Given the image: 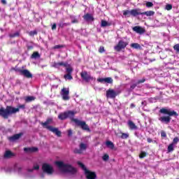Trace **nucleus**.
Returning <instances> with one entry per match:
<instances>
[{
    "instance_id": "obj_1",
    "label": "nucleus",
    "mask_w": 179,
    "mask_h": 179,
    "mask_svg": "<svg viewBox=\"0 0 179 179\" xmlns=\"http://www.w3.org/2000/svg\"><path fill=\"white\" fill-rule=\"evenodd\" d=\"M75 117V112L72 110H69L67 112L61 113L58 115L59 120H61L62 121L64 120H66V118H70L71 121L75 122L78 125V127H80L82 129H84V131H90V128H89V126L86 124V122L84 121H80L78 119L73 118Z\"/></svg>"
},
{
    "instance_id": "obj_2",
    "label": "nucleus",
    "mask_w": 179,
    "mask_h": 179,
    "mask_svg": "<svg viewBox=\"0 0 179 179\" xmlns=\"http://www.w3.org/2000/svg\"><path fill=\"white\" fill-rule=\"evenodd\" d=\"M56 166L58 167L59 171L63 174H69V176H74L77 173L75 167L70 164L64 162L57 161L55 162Z\"/></svg>"
},
{
    "instance_id": "obj_3",
    "label": "nucleus",
    "mask_w": 179,
    "mask_h": 179,
    "mask_svg": "<svg viewBox=\"0 0 179 179\" xmlns=\"http://www.w3.org/2000/svg\"><path fill=\"white\" fill-rule=\"evenodd\" d=\"M159 113H161V114H166L167 115H169L161 116L158 118L159 121L164 124H169L170 121H171V117H178V113H177V112L164 108H161L159 110Z\"/></svg>"
},
{
    "instance_id": "obj_4",
    "label": "nucleus",
    "mask_w": 179,
    "mask_h": 179,
    "mask_svg": "<svg viewBox=\"0 0 179 179\" xmlns=\"http://www.w3.org/2000/svg\"><path fill=\"white\" fill-rule=\"evenodd\" d=\"M25 107L24 105H19L17 108H14L12 106H7L6 108H0V115L3 118H8L9 115L12 114H16L20 111V108L24 109Z\"/></svg>"
},
{
    "instance_id": "obj_5",
    "label": "nucleus",
    "mask_w": 179,
    "mask_h": 179,
    "mask_svg": "<svg viewBox=\"0 0 179 179\" xmlns=\"http://www.w3.org/2000/svg\"><path fill=\"white\" fill-rule=\"evenodd\" d=\"M52 122V119L49 118L45 122H42L41 125H43L44 128H46V129H48L49 131H51V132H53V134H55V135H57V136H61V131H59L58 129L50 126V124H51Z\"/></svg>"
},
{
    "instance_id": "obj_6",
    "label": "nucleus",
    "mask_w": 179,
    "mask_h": 179,
    "mask_svg": "<svg viewBox=\"0 0 179 179\" xmlns=\"http://www.w3.org/2000/svg\"><path fill=\"white\" fill-rule=\"evenodd\" d=\"M78 166L81 167V169L84 171V173L85 174V177L87 179H96L97 178V175H96L95 172L91 171L89 169H86V166L80 162H78Z\"/></svg>"
},
{
    "instance_id": "obj_7",
    "label": "nucleus",
    "mask_w": 179,
    "mask_h": 179,
    "mask_svg": "<svg viewBox=\"0 0 179 179\" xmlns=\"http://www.w3.org/2000/svg\"><path fill=\"white\" fill-rule=\"evenodd\" d=\"M42 170L43 173L48 174V176H52L54 174V167L50 164L45 163L42 166Z\"/></svg>"
},
{
    "instance_id": "obj_8",
    "label": "nucleus",
    "mask_w": 179,
    "mask_h": 179,
    "mask_svg": "<svg viewBox=\"0 0 179 179\" xmlns=\"http://www.w3.org/2000/svg\"><path fill=\"white\" fill-rule=\"evenodd\" d=\"M80 76L83 80L87 83L90 82V80H96V78L89 74V73H87L86 71H82L80 73Z\"/></svg>"
},
{
    "instance_id": "obj_9",
    "label": "nucleus",
    "mask_w": 179,
    "mask_h": 179,
    "mask_svg": "<svg viewBox=\"0 0 179 179\" xmlns=\"http://www.w3.org/2000/svg\"><path fill=\"white\" fill-rule=\"evenodd\" d=\"M128 45V43L121 40L118 42L117 45L114 47L115 51H121V50H124L125 47Z\"/></svg>"
},
{
    "instance_id": "obj_10",
    "label": "nucleus",
    "mask_w": 179,
    "mask_h": 179,
    "mask_svg": "<svg viewBox=\"0 0 179 179\" xmlns=\"http://www.w3.org/2000/svg\"><path fill=\"white\" fill-rule=\"evenodd\" d=\"M61 96L62 99L65 101L69 100V89L68 88H63L61 91Z\"/></svg>"
},
{
    "instance_id": "obj_11",
    "label": "nucleus",
    "mask_w": 179,
    "mask_h": 179,
    "mask_svg": "<svg viewBox=\"0 0 179 179\" xmlns=\"http://www.w3.org/2000/svg\"><path fill=\"white\" fill-rule=\"evenodd\" d=\"M86 149H87V145L83 143L80 144V149L76 148L74 150V153H77L78 155H80L83 153V151H85Z\"/></svg>"
},
{
    "instance_id": "obj_12",
    "label": "nucleus",
    "mask_w": 179,
    "mask_h": 179,
    "mask_svg": "<svg viewBox=\"0 0 179 179\" xmlns=\"http://www.w3.org/2000/svg\"><path fill=\"white\" fill-rule=\"evenodd\" d=\"M117 94V92L114 91V90H108L106 92V97L108 99H115Z\"/></svg>"
},
{
    "instance_id": "obj_13",
    "label": "nucleus",
    "mask_w": 179,
    "mask_h": 179,
    "mask_svg": "<svg viewBox=\"0 0 179 179\" xmlns=\"http://www.w3.org/2000/svg\"><path fill=\"white\" fill-rule=\"evenodd\" d=\"M133 31H135L138 34H143L145 33V29L140 26H136L132 28Z\"/></svg>"
},
{
    "instance_id": "obj_14",
    "label": "nucleus",
    "mask_w": 179,
    "mask_h": 179,
    "mask_svg": "<svg viewBox=\"0 0 179 179\" xmlns=\"http://www.w3.org/2000/svg\"><path fill=\"white\" fill-rule=\"evenodd\" d=\"M97 82H99V83H113V78L110 77L105 78H98Z\"/></svg>"
},
{
    "instance_id": "obj_15",
    "label": "nucleus",
    "mask_w": 179,
    "mask_h": 179,
    "mask_svg": "<svg viewBox=\"0 0 179 179\" xmlns=\"http://www.w3.org/2000/svg\"><path fill=\"white\" fill-rule=\"evenodd\" d=\"M68 65V63H65L64 62H53L52 64V66L53 68H59L60 66H64L66 67Z\"/></svg>"
},
{
    "instance_id": "obj_16",
    "label": "nucleus",
    "mask_w": 179,
    "mask_h": 179,
    "mask_svg": "<svg viewBox=\"0 0 179 179\" xmlns=\"http://www.w3.org/2000/svg\"><path fill=\"white\" fill-rule=\"evenodd\" d=\"M21 75H23V76H25V78H33V75L27 69H23L22 71H21Z\"/></svg>"
},
{
    "instance_id": "obj_17",
    "label": "nucleus",
    "mask_w": 179,
    "mask_h": 179,
    "mask_svg": "<svg viewBox=\"0 0 179 179\" xmlns=\"http://www.w3.org/2000/svg\"><path fill=\"white\" fill-rule=\"evenodd\" d=\"M22 135H23L22 133L15 134L13 136L8 137V141H10V142H15V141H17V139H19Z\"/></svg>"
},
{
    "instance_id": "obj_18",
    "label": "nucleus",
    "mask_w": 179,
    "mask_h": 179,
    "mask_svg": "<svg viewBox=\"0 0 179 179\" xmlns=\"http://www.w3.org/2000/svg\"><path fill=\"white\" fill-rule=\"evenodd\" d=\"M127 124H128V127H129V129H131V130L138 129V127L131 120H129L127 122Z\"/></svg>"
},
{
    "instance_id": "obj_19",
    "label": "nucleus",
    "mask_w": 179,
    "mask_h": 179,
    "mask_svg": "<svg viewBox=\"0 0 179 179\" xmlns=\"http://www.w3.org/2000/svg\"><path fill=\"white\" fill-rule=\"evenodd\" d=\"M131 16H138L139 15H142V12H141L140 8L133 9L131 10Z\"/></svg>"
},
{
    "instance_id": "obj_20",
    "label": "nucleus",
    "mask_w": 179,
    "mask_h": 179,
    "mask_svg": "<svg viewBox=\"0 0 179 179\" xmlns=\"http://www.w3.org/2000/svg\"><path fill=\"white\" fill-rule=\"evenodd\" d=\"M37 150H38V149L37 148H24V151L26 152L27 153H31L33 152H37Z\"/></svg>"
},
{
    "instance_id": "obj_21",
    "label": "nucleus",
    "mask_w": 179,
    "mask_h": 179,
    "mask_svg": "<svg viewBox=\"0 0 179 179\" xmlns=\"http://www.w3.org/2000/svg\"><path fill=\"white\" fill-rule=\"evenodd\" d=\"M145 78H143V79H141V80H139L137 82L136 84H133V85H131V87H130V89H131V90H134V89H135V88L136 87L137 85H139L140 83H143L145 82Z\"/></svg>"
},
{
    "instance_id": "obj_22",
    "label": "nucleus",
    "mask_w": 179,
    "mask_h": 179,
    "mask_svg": "<svg viewBox=\"0 0 179 179\" xmlns=\"http://www.w3.org/2000/svg\"><path fill=\"white\" fill-rule=\"evenodd\" d=\"M85 20H86L87 22H90L92 20H93V16H92L91 14L90 13H87L86 15H85L83 16Z\"/></svg>"
},
{
    "instance_id": "obj_23",
    "label": "nucleus",
    "mask_w": 179,
    "mask_h": 179,
    "mask_svg": "<svg viewBox=\"0 0 179 179\" xmlns=\"http://www.w3.org/2000/svg\"><path fill=\"white\" fill-rule=\"evenodd\" d=\"M15 156V155H13L12 153V152H10V150H7L6 151V152L4 153V157L5 159H9V157H12Z\"/></svg>"
},
{
    "instance_id": "obj_24",
    "label": "nucleus",
    "mask_w": 179,
    "mask_h": 179,
    "mask_svg": "<svg viewBox=\"0 0 179 179\" xmlns=\"http://www.w3.org/2000/svg\"><path fill=\"white\" fill-rule=\"evenodd\" d=\"M13 171H15V173H18V174H20L22 173V167L17 165H15L13 167Z\"/></svg>"
},
{
    "instance_id": "obj_25",
    "label": "nucleus",
    "mask_w": 179,
    "mask_h": 179,
    "mask_svg": "<svg viewBox=\"0 0 179 179\" xmlns=\"http://www.w3.org/2000/svg\"><path fill=\"white\" fill-rule=\"evenodd\" d=\"M130 47L131 48H134V50H141V45H139V43H131L130 45Z\"/></svg>"
},
{
    "instance_id": "obj_26",
    "label": "nucleus",
    "mask_w": 179,
    "mask_h": 179,
    "mask_svg": "<svg viewBox=\"0 0 179 179\" xmlns=\"http://www.w3.org/2000/svg\"><path fill=\"white\" fill-rule=\"evenodd\" d=\"M110 25H111V24L108 23V22H107L104 20H102L101 21V27H107Z\"/></svg>"
},
{
    "instance_id": "obj_27",
    "label": "nucleus",
    "mask_w": 179,
    "mask_h": 179,
    "mask_svg": "<svg viewBox=\"0 0 179 179\" xmlns=\"http://www.w3.org/2000/svg\"><path fill=\"white\" fill-rule=\"evenodd\" d=\"M106 145L109 149H114V143L110 141H106Z\"/></svg>"
},
{
    "instance_id": "obj_28",
    "label": "nucleus",
    "mask_w": 179,
    "mask_h": 179,
    "mask_svg": "<svg viewBox=\"0 0 179 179\" xmlns=\"http://www.w3.org/2000/svg\"><path fill=\"white\" fill-rule=\"evenodd\" d=\"M20 36V33L19 31H16L14 34H10L9 37L10 38H15V37H19Z\"/></svg>"
},
{
    "instance_id": "obj_29",
    "label": "nucleus",
    "mask_w": 179,
    "mask_h": 179,
    "mask_svg": "<svg viewBox=\"0 0 179 179\" xmlns=\"http://www.w3.org/2000/svg\"><path fill=\"white\" fill-rule=\"evenodd\" d=\"M142 15H145V16H153V15H155V12L152 10L145 11L142 13Z\"/></svg>"
},
{
    "instance_id": "obj_30",
    "label": "nucleus",
    "mask_w": 179,
    "mask_h": 179,
    "mask_svg": "<svg viewBox=\"0 0 179 179\" xmlns=\"http://www.w3.org/2000/svg\"><path fill=\"white\" fill-rule=\"evenodd\" d=\"M38 169H40V166L38 164H35L33 169H29L27 170V173H33V170H38Z\"/></svg>"
},
{
    "instance_id": "obj_31",
    "label": "nucleus",
    "mask_w": 179,
    "mask_h": 179,
    "mask_svg": "<svg viewBox=\"0 0 179 179\" xmlns=\"http://www.w3.org/2000/svg\"><path fill=\"white\" fill-rule=\"evenodd\" d=\"M34 100H36V97L34 96H27L25 98V101H27V103H30V101H34Z\"/></svg>"
},
{
    "instance_id": "obj_32",
    "label": "nucleus",
    "mask_w": 179,
    "mask_h": 179,
    "mask_svg": "<svg viewBox=\"0 0 179 179\" xmlns=\"http://www.w3.org/2000/svg\"><path fill=\"white\" fill-rule=\"evenodd\" d=\"M174 146H176L174 143H171V144H169V145L168 146L169 153H171V152H173L174 150Z\"/></svg>"
},
{
    "instance_id": "obj_33",
    "label": "nucleus",
    "mask_w": 179,
    "mask_h": 179,
    "mask_svg": "<svg viewBox=\"0 0 179 179\" xmlns=\"http://www.w3.org/2000/svg\"><path fill=\"white\" fill-rule=\"evenodd\" d=\"M64 79H66V80H72V79H73V78L72 77V74H65L64 76Z\"/></svg>"
},
{
    "instance_id": "obj_34",
    "label": "nucleus",
    "mask_w": 179,
    "mask_h": 179,
    "mask_svg": "<svg viewBox=\"0 0 179 179\" xmlns=\"http://www.w3.org/2000/svg\"><path fill=\"white\" fill-rule=\"evenodd\" d=\"M66 72L67 74L72 75V72H73V69H72V67H66Z\"/></svg>"
},
{
    "instance_id": "obj_35",
    "label": "nucleus",
    "mask_w": 179,
    "mask_h": 179,
    "mask_svg": "<svg viewBox=\"0 0 179 179\" xmlns=\"http://www.w3.org/2000/svg\"><path fill=\"white\" fill-rule=\"evenodd\" d=\"M31 58H40V54L38 52H34L31 55Z\"/></svg>"
},
{
    "instance_id": "obj_36",
    "label": "nucleus",
    "mask_w": 179,
    "mask_h": 179,
    "mask_svg": "<svg viewBox=\"0 0 179 179\" xmlns=\"http://www.w3.org/2000/svg\"><path fill=\"white\" fill-rule=\"evenodd\" d=\"M123 15L124 16H127V17H129V16H131V10H124Z\"/></svg>"
},
{
    "instance_id": "obj_37",
    "label": "nucleus",
    "mask_w": 179,
    "mask_h": 179,
    "mask_svg": "<svg viewBox=\"0 0 179 179\" xmlns=\"http://www.w3.org/2000/svg\"><path fill=\"white\" fill-rule=\"evenodd\" d=\"M129 137V134H125V133H123L122 134V139H128V138Z\"/></svg>"
},
{
    "instance_id": "obj_38",
    "label": "nucleus",
    "mask_w": 179,
    "mask_h": 179,
    "mask_svg": "<svg viewBox=\"0 0 179 179\" xmlns=\"http://www.w3.org/2000/svg\"><path fill=\"white\" fill-rule=\"evenodd\" d=\"M102 159L103 160V162H107V160H108V159H110V157L108 156V155L105 154L103 157Z\"/></svg>"
},
{
    "instance_id": "obj_39",
    "label": "nucleus",
    "mask_w": 179,
    "mask_h": 179,
    "mask_svg": "<svg viewBox=\"0 0 179 179\" xmlns=\"http://www.w3.org/2000/svg\"><path fill=\"white\" fill-rule=\"evenodd\" d=\"M178 142H179V138H178V137H175L174 138H173V142H172V143H173V145H177V143H178Z\"/></svg>"
},
{
    "instance_id": "obj_40",
    "label": "nucleus",
    "mask_w": 179,
    "mask_h": 179,
    "mask_svg": "<svg viewBox=\"0 0 179 179\" xmlns=\"http://www.w3.org/2000/svg\"><path fill=\"white\" fill-rule=\"evenodd\" d=\"M29 36H31V37H33V36H36L37 35V31L34 30V31H31L30 32H29Z\"/></svg>"
},
{
    "instance_id": "obj_41",
    "label": "nucleus",
    "mask_w": 179,
    "mask_h": 179,
    "mask_svg": "<svg viewBox=\"0 0 179 179\" xmlns=\"http://www.w3.org/2000/svg\"><path fill=\"white\" fill-rule=\"evenodd\" d=\"M140 159H143V157H146V152H141L139 155Z\"/></svg>"
},
{
    "instance_id": "obj_42",
    "label": "nucleus",
    "mask_w": 179,
    "mask_h": 179,
    "mask_svg": "<svg viewBox=\"0 0 179 179\" xmlns=\"http://www.w3.org/2000/svg\"><path fill=\"white\" fill-rule=\"evenodd\" d=\"M166 10H171L173 9V6L171 4H167L166 6Z\"/></svg>"
},
{
    "instance_id": "obj_43",
    "label": "nucleus",
    "mask_w": 179,
    "mask_h": 179,
    "mask_svg": "<svg viewBox=\"0 0 179 179\" xmlns=\"http://www.w3.org/2000/svg\"><path fill=\"white\" fill-rule=\"evenodd\" d=\"M173 49L175 50V51H176V52L179 53V44L175 45Z\"/></svg>"
},
{
    "instance_id": "obj_44",
    "label": "nucleus",
    "mask_w": 179,
    "mask_h": 179,
    "mask_svg": "<svg viewBox=\"0 0 179 179\" xmlns=\"http://www.w3.org/2000/svg\"><path fill=\"white\" fill-rule=\"evenodd\" d=\"M146 6H147V8H152V6H153V3H152L150 1H148L146 3Z\"/></svg>"
},
{
    "instance_id": "obj_45",
    "label": "nucleus",
    "mask_w": 179,
    "mask_h": 179,
    "mask_svg": "<svg viewBox=\"0 0 179 179\" xmlns=\"http://www.w3.org/2000/svg\"><path fill=\"white\" fill-rule=\"evenodd\" d=\"M15 72H18V73H20V75H22V71H23V69L16 68V69H15Z\"/></svg>"
},
{
    "instance_id": "obj_46",
    "label": "nucleus",
    "mask_w": 179,
    "mask_h": 179,
    "mask_svg": "<svg viewBox=\"0 0 179 179\" xmlns=\"http://www.w3.org/2000/svg\"><path fill=\"white\" fill-rule=\"evenodd\" d=\"M104 51H106V50H104V47L101 46V47L99 48V52H100V53L101 54V53L104 52Z\"/></svg>"
},
{
    "instance_id": "obj_47",
    "label": "nucleus",
    "mask_w": 179,
    "mask_h": 179,
    "mask_svg": "<svg viewBox=\"0 0 179 179\" xmlns=\"http://www.w3.org/2000/svg\"><path fill=\"white\" fill-rule=\"evenodd\" d=\"M59 27H64V26H68V24L61 22L59 24Z\"/></svg>"
},
{
    "instance_id": "obj_48",
    "label": "nucleus",
    "mask_w": 179,
    "mask_h": 179,
    "mask_svg": "<svg viewBox=\"0 0 179 179\" xmlns=\"http://www.w3.org/2000/svg\"><path fill=\"white\" fill-rule=\"evenodd\" d=\"M161 136H162V138H166V136H167V134H166V132L162 131V132H161Z\"/></svg>"
},
{
    "instance_id": "obj_49",
    "label": "nucleus",
    "mask_w": 179,
    "mask_h": 179,
    "mask_svg": "<svg viewBox=\"0 0 179 179\" xmlns=\"http://www.w3.org/2000/svg\"><path fill=\"white\" fill-rule=\"evenodd\" d=\"M147 141L148 142V143H152V142H153V140H152V138H148Z\"/></svg>"
},
{
    "instance_id": "obj_50",
    "label": "nucleus",
    "mask_w": 179,
    "mask_h": 179,
    "mask_svg": "<svg viewBox=\"0 0 179 179\" xmlns=\"http://www.w3.org/2000/svg\"><path fill=\"white\" fill-rule=\"evenodd\" d=\"M55 29H57V24H54L52 26V30H55Z\"/></svg>"
},
{
    "instance_id": "obj_51",
    "label": "nucleus",
    "mask_w": 179,
    "mask_h": 179,
    "mask_svg": "<svg viewBox=\"0 0 179 179\" xmlns=\"http://www.w3.org/2000/svg\"><path fill=\"white\" fill-rule=\"evenodd\" d=\"M54 48H55V50H57V49H58V48H61V45H55V46L54 47Z\"/></svg>"
},
{
    "instance_id": "obj_52",
    "label": "nucleus",
    "mask_w": 179,
    "mask_h": 179,
    "mask_svg": "<svg viewBox=\"0 0 179 179\" xmlns=\"http://www.w3.org/2000/svg\"><path fill=\"white\" fill-rule=\"evenodd\" d=\"M135 107H136V106L134 103H131V105H130L131 108H135Z\"/></svg>"
},
{
    "instance_id": "obj_53",
    "label": "nucleus",
    "mask_w": 179,
    "mask_h": 179,
    "mask_svg": "<svg viewBox=\"0 0 179 179\" xmlns=\"http://www.w3.org/2000/svg\"><path fill=\"white\" fill-rule=\"evenodd\" d=\"M68 135H69V136H71V135H72V130L68 131Z\"/></svg>"
},
{
    "instance_id": "obj_54",
    "label": "nucleus",
    "mask_w": 179,
    "mask_h": 179,
    "mask_svg": "<svg viewBox=\"0 0 179 179\" xmlns=\"http://www.w3.org/2000/svg\"><path fill=\"white\" fill-rule=\"evenodd\" d=\"M71 22L72 23H78V20H76V19L72 20Z\"/></svg>"
},
{
    "instance_id": "obj_55",
    "label": "nucleus",
    "mask_w": 179,
    "mask_h": 179,
    "mask_svg": "<svg viewBox=\"0 0 179 179\" xmlns=\"http://www.w3.org/2000/svg\"><path fill=\"white\" fill-rule=\"evenodd\" d=\"M1 3H3V5H6V0H1Z\"/></svg>"
},
{
    "instance_id": "obj_56",
    "label": "nucleus",
    "mask_w": 179,
    "mask_h": 179,
    "mask_svg": "<svg viewBox=\"0 0 179 179\" xmlns=\"http://www.w3.org/2000/svg\"><path fill=\"white\" fill-rule=\"evenodd\" d=\"M141 104L143 106H146V101H142Z\"/></svg>"
},
{
    "instance_id": "obj_57",
    "label": "nucleus",
    "mask_w": 179,
    "mask_h": 179,
    "mask_svg": "<svg viewBox=\"0 0 179 179\" xmlns=\"http://www.w3.org/2000/svg\"><path fill=\"white\" fill-rule=\"evenodd\" d=\"M8 171H10V173H12V171H13V169H12V168H10Z\"/></svg>"
},
{
    "instance_id": "obj_58",
    "label": "nucleus",
    "mask_w": 179,
    "mask_h": 179,
    "mask_svg": "<svg viewBox=\"0 0 179 179\" xmlns=\"http://www.w3.org/2000/svg\"><path fill=\"white\" fill-rule=\"evenodd\" d=\"M26 177L30 178V177H31V176H29V174H27V175H26Z\"/></svg>"
},
{
    "instance_id": "obj_59",
    "label": "nucleus",
    "mask_w": 179,
    "mask_h": 179,
    "mask_svg": "<svg viewBox=\"0 0 179 179\" xmlns=\"http://www.w3.org/2000/svg\"><path fill=\"white\" fill-rule=\"evenodd\" d=\"M41 177L42 178H44V175L42 174V175L41 176Z\"/></svg>"
},
{
    "instance_id": "obj_60",
    "label": "nucleus",
    "mask_w": 179,
    "mask_h": 179,
    "mask_svg": "<svg viewBox=\"0 0 179 179\" xmlns=\"http://www.w3.org/2000/svg\"><path fill=\"white\" fill-rule=\"evenodd\" d=\"M153 61H155V59H154L152 60V62H153Z\"/></svg>"
}]
</instances>
